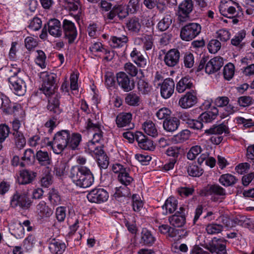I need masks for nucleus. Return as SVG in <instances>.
I'll return each instance as SVG.
<instances>
[{"mask_svg": "<svg viewBox=\"0 0 254 254\" xmlns=\"http://www.w3.org/2000/svg\"><path fill=\"white\" fill-rule=\"evenodd\" d=\"M10 133L9 127L5 124H0V150L2 148V143L8 137Z\"/></svg>", "mask_w": 254, "mask_h": 254, "instance_id": "45", "label": "nucleus"}, {"mask_svg": "<svg viewBox=\"0 0 254 254\" xmlns=\"http://www.w3.org/2000/svg\"><path fill=\"white\" fill-rule=\"evenodd\" d=\"M193 87L192 79L189 76L182 78L176 84V91L179 93L184 92L186 90Z\"/></svg>", "mask_w": 254, "mask_h": 254, "instance_id": "27", "label": "nucleus"}, {"mask_svg": "<svg viewBox=\"0 0 254 254\" xmlns=\"http://www.w3.org/2000/svg\"><path fill=\"white\" fill-rule=\"evenodd\" d=\"M49 199L51 203L54 205H58L60 204L61 198L58 192L53 190L49 193Z\"/></svg>", "mask_w": 254, "mask_h": 254, "instance_id": "59", "label": "nucleus"}, {"mask_svg": "<svg viewBox=\"0 0 254 254\" xmlns=\"http://www.w3.org/2000/svg\"><path fill=\"white\" fill-rule=\"evenodd\" d=\"M126 27L129 32L133 34L138 35L141 31L142 24L138 17H133L127 21Z\"/></svg>", "mask_w": 254, "mask_h": 254, "instance_id": "23", "label": "nucleus"}, {"mask_svg": "<svg viewBox=\"0 0 254 254\" xmlns=\"http://www.w3.org/2000/svg\"><path fill=\"white\" fill-rule=\"evenodd\" d=\"M204 247L212 254H227L225 241L222 239L214 238L204 244Z\"/></svg>", "mask_w": 254, "mask_h": 254, "instance_id": "9", "label": "nucleus"}, {"mask_svg": "<svg viewBox=\"0 0 254 254\" xmlns=\"http://www.w3.org/2000/svg\"><path fill=\"white\" fill-rule=\"evenodd\" d=\"M108 198V192L102 188L93 189L87 195V198L90 202L96 203L106 202Z\"/></svg>", "mask_w": 254, "mask_h": 254, "instance_id": "10", "label": "nucleus"}, {"mask_svg": "<svg viewBox=\"0 0 254 254\" xmlns=\"http://www.w3.org/2000/svg\"><path fill=\"white\" fill-rule=\"evenodd\" d=\"M116 80L121 89L125 92H129L135 87L133 79L130 77L125 72L120 71L116 74Z\"/></svg>", "mask_w": 254, "mask_h": 254, "instance_id": "8", "label": "nucleus"}, {"mask_svg": "<svg viewBox=\"0 0 254 254\" xmlns=\"http://www.w3.org/2000/svg\"><path fill=\"white\" fill-rule=\"evenodd\" d=\"M115 7L117 16L120 19H123L128 15L129 11L125 6L120 5L115 6Z\"/></svg>", "mask_w": 254, "mask_h": 254, "instance_id": "64", "label": "nucleus"}, {"mask_svg": "<svg viewBox=\"0 0 254 254\" xmlns=\"http://www.w3.org/2000/svg\"><path fill=\"white\" fill-rule=\"evenodd\" d=\"M10 203L14 208L27 209L31 206V201L26 193L16 191L11 196Z\"/></svg>", "mask_w": 254, "mask_h": 254, "instance_id": "4", "label": "nucleus"}, {"mask_svg": "<svg viewBox=\"0 0 254 254\" xmlns=\"http://www.w3.org/2000/svg\"><path fill=\"white\" fill-rule=\"evenodd\" d=\"M37 55L35 59V63L42 68H44L46 66L45 61L46 56L45 53L42 50H37L36 51Z\"/></svg>", "mask_w": 254, "mask_h": 254, "instance_id": "54", "label": "nucleus"}, {"mask_svg": "<svg viewBox=\"0 0 254 254\" xmlns=\"http://www.w3.org/2000/svg\"><path fill=\"white\" fill-rule=\"evenodd\" d=\"M136 140L139 146L142 149L153 151L155 149L153 141L148 139L141 132H136Z\"/></svg>", "mask_w": 254, "mask_h": 254, "instance_id": "18", "label": "nucleus"}, {"mask_svg": "<svg viewBox=\"0 0 254 254\" xmlns=\"http://www.w3.org/2000/svg\"><path fill=\"white\" fill-rule=\"evenodd\" d=\"M172 23V17L170 15H166L157 24V28L160 31L167 30Z\"/></svg>", "mask_w": 254, "mask_h": 254, "instance_id": "39", "label": "nucleus"}, {"mask_svg": "<svg viewBox=\"0 0 254 254\" xmlns=\"http://www.w3.org/2000/svg\"><path fill=\"white\" fill-rule=\"evenodd\" d=\"M69 177L72 182L80 188H88L94 182V177L92 172L85 166L76 165L72 167Z\"/></svg>", "mask_w": 254, "mask_h": 254, "instance_id": "1", "label": "nucleus"}, {"mask_svg": "<svg viewBox=\"0 0 254 254\" xmlns=\"http://www.w3.org/2000/svg\"><path fill=\"white\" fill-rule=\"evenodd\" d=\"M35 158L41 166H47L52 163L51 154L47 151L41 150L37 151Z\"/></svg>", "mask_w": 254, "mask_h": 254, "instance_id": "28", "label": "nucleus"}, {"mask_svg": "<svg viewBox=\"0 0 254 254\" xmlns=\"http://www.w3.org/2000/svg\"><path fill=\"white\" fill-rule=\"evenodd\" d=\"M156 240V237L150 231L146 228H143L142 229L140 243L142 246H152L155 243Z\"/></svg>", "mask_w": 254, "mask_h": 254, "instance_id": "21", "label": "nucleus"}, {"mask_svg": "<svg viewBox=\"0 0 254 254\" xmlns=\"http://www.w3.org/2000/svg\"><path fill=\"white\" fill-rule=\"evenodd\" d=\"M202 151L201 147L199 145H195L191 147L187 153L188 159L193 160Z\"/></svg>", "mask_w": 254, "mask_h": 254, "instance_id": "57", "label": "nucleus"}, {"mask_svg": "<svg viewBox=\"0 0 254 254\" xmlns=\"http://www.w3.org/2000/svg\"><path fill=\"white\" fill-rule=\"evenodd\" d=\"M197 98L195 92H188L179 101V105L183 109H188L197 103Z\"/></svg>", "mask_w": 254, "mask_h": 254, "instance_id": "15", "label": "nucleus"}, {"mask_svg": "<svg viewBox=\"0 0 254 254\" xmlns=\"http://www.w3.org/2000/svg\"><path fill=\"white\" fill-rule=\"evenodd\" d=\"M187 172L191 177H198L203 174V170L195 164H190L187 168Z\"/></svg>", "mask_w": 254, "mask_h": 254, "instance_id": "49", "label": "nucleus"}, {"mask_svg": "<svg viewBox=\"0 0 254 254\" xmlns=\"http://www.w3.org/2000/svg\"><path fill=\"white\" fill-rule=\"evenodd\" d=\"M48 25V30L51 35L54 37H60L62 35L61 23L59 20L52 19L49 21Z\"/></svg>", "mask_w": 254, "mask_h": 254, "instance_id": "22", "label": "nucleus"}, {"mask_svg": "<svg viewBox=\"0 0 254 254\" xmlns=\"http://www.w3.org/2000/svg\"><path fill=\"white\" fill-rule=\"evenodd\" d=\"M69 136V131L62 130L58 132L54 136L53 141L48 143L52 146L53 152L57 154H61L68 146V138Z\"/></svg>", "mask_w": 254, "mask_h": 254, "instance_id": "2", "label": "nucleus"}, {"mask_svg": "<svg viewBox=\"0 0 254 254\" xmlns=\"http://www.w3.org/2000/svg\"><path fill=\"white\" fill-rule=\"evenodd\" d=\"M23 112V111L20 105L14 103L13 105L11 104L6 113L8 114H13L14 116H16L19 114H22Z\"/></svg>", "mask_w": 254, "mask_h": 254, "instance_id": "62", "label": "nucleus"}, {"mask_svg": "<svg viewBox=\"0 0 254 254\" xmlns=\"http://www.w3.org/2000/svg\"><path fill=\"white\" fill-rule=\"evenodd\" d=\"M40 77L43 81L41 89L43 93L49 96L54 94L57 89V74L54 73L43 72L41 73Z\"/></svg>", "mask_w": 254, "mask_h": 254, "instance_id": "3", "label": "nucleus"}, {"mask_svg": "<svg viewBox=\"0 0 254 254\" xmlns=\"http://www.w3.org/2000/svg\"><path fill=\"white\" fill-rule=\"evenodd\" d=\"M220 12L224 16L231 18L235 17L237 15L236 13L237 11L236 8L234 6L229 5L227 7H221V9H220Z\"/></svg>", "mask_w": 254, "mask_h": 254, "instance_id": "51", "label": "nucleus"}, {"mask_svg": "<svg viewBox=\"0 0 254 254\" xmlns=\"http://www.w3.org/2000/svg\"><path fill=\"white\" fill-rule=\"evenodd\" d=\"M53 177L50 173L43 175L40 180V183L42 187H49L53 183Z\"/></svg>", "mask_w": 254, "mask_h": 254, "instance_id": "63", "label": "nucleus"}, {"mask_svg": "<svg viewBox=\"0 0 254 254\" xmlns=\"http://www.w3.org/2000/svg\"><path fill=\"white\" fill-rule=\"evenodd\" d=\"M223 59L220 57H216L206 64L205 66V72L208 74H212L217 72L223 65Z\"/></svg>", "mask_w": 254, "mask_h": 254, "instance_id": "17", "label": "nucleus"}, {"mask_svg": "<svg viewBox=\"0 0 254 254\" xmlns=\"http://www.w3.org/2000/svg\"><path fill=\"white\" fill-rule=\"evenodd\" d=\"M175 89V82L171 78L164 80L160 88L161 96L165 99L169 98L173 94Z\"/></svg>", "mask_w": 254, "mask_h": 254, "instance_id": "14", "label": "nucleus"}, {"mask_svg": "<svg viewBox=\"0 0 254 254\" xmlns=\"http://www.w3.org/2000/svg\"><path fill=\"white\" fill-rule=\"evenodd\" d=\"M19 72L20 68L14 72V75L9 77L8 80L10 83L9 86L14 93L18 96H22L26 92V86L24 80L17 76Z\"/></svg>", "mask_w": 254, "mask_h": 254, "instance_id": "6", "label": "nucleus"}, {"mask_svg": "<svg viewBox=\"0 0 254 254\" xmlns=\"http://www.w3.org/2000/svg\"><path fill=\"white\" fill-rule=\"evenodd\" d=\"M132 114L130 113H121L119 114L116 120V124L119 127H127V129L134 127V125L131 123Z\"/></svg>", "mask_w": 254, "mask_h": 254, "instance_id": "16", "label": "nucleus"}, {"mask_svg": "<svg viewBox=\"0 0 254 254\" xmlns=\"http://www.w3.org/2000/svg\"><path fill=\"white\" fill-rule=\"evenodd\" d=\"M190 131L184 129L174 136V140L178 142L181 143L189 139L190 135Z\"/></svg>", "mask_w": 254, "mask_h": 254, "instance_id": "55", "label": "nucleus"}, {"mask_svg": "<svg viewBox=\"0 0 254 254\" xmlns=\"http://www.w3.org/2000/svg\"><path fill=\"white\" fill-rule=\"evenodd\" d=\"M36 213L40 219L50 217L53 214L52 209L47 205L45 201H40L36 206Z\"/></svg>", "mask_w": 254, "mask_h": 254, "instance_id": "19", "label": "nucleus"}, {"mask_svg": "<svg viewBox=\"0 0 254 254\" xmlns=\"http://www.w3.org/2000/svg\"><path fill=\"white\" fill-rule=\"evenodd\" d=\"M128 41V37L125 35H122L120 37L113 36L110 40L111 46L115 48L123 47Z\"/></svg>", "mask_w": 254, "mask_h": 254, "instance_id": "40", "label": "nucleus"}, {"mask_svg": "<svg viewBox=\"0 0 254 254\" xmlns=\"http://www.w3.org/2000/svg\"><path fill=\"white\" fill-rule=\"evenodd\" d=\"M140 97L136 93L130 92L125 97V102L129 106H137L140 103Z\"/></svg>", "mask_w": 254, "mask_h": 254, "instance_id": "44", "label": "nucleus"}, {"mask_svg": "<svg viewBox=\"0 0 254 254\" xmlns=\"http://www.w3.org/2000/svg\"><path fill=\"white\" fill-rule=\"evenodd\" d=\"M223 229V227L222 225L212 223L206 226L205 230L208 234L215 235L222 232Z\"/></svg>", "mask_w": 254, "mask_h": 254, "instance_id": "47", "label": "nucleus"}, {"mask_svg": "<svg viewBox=\"0 0 254 254\" xmlns=\"http://www.w3.org/2000/svg\"><path fill=\"white\" fill-rule=\"evenodd\" d=\"M131 198V205L133 210L136 212H140L142 209L144 205L140 195L137 194H133L132 195Z\"/></svg>", "mask_w": 254, "mask_h": 254, "instance_id": "42", "label": "nucleus"}, {"mask_svg": "<svg viewBox=\"0 0 254 254\" xmlns=\"http://www.w3.org/2000/svg\"><path fill=\"white\" fill-rule=\"evenodd\" d=\"M211 194L224 196L226 195V191L224 189L218 185H211L206 188L205 195Z\"/></svg>", "mask_w": 254, "mask_h": 254, "instance_id": "37", "label": "nucleus"}, {"mask_svg": "<svg viewBox=\"0 0 254 254\" xmlns=\"http://www.w3.org/2000/svg\"><path fill=\"white\" fill-rule=\"evenodd\" d=\"M129 171V169L128 168L126 171L123 172L118 176L119 181L126 187L129 185L133 180L132 177L130 176Z\"/></svg>", "mask_w": 254, "mask_h": 254, "instance_id": "41", "label": "nucleus"}, {"mask_svg": "<svg viewBox=\"0 0 254 254\" xmlns=\"http://www.w3.org/2000/svg\"><path fill=\"white\" fill-rule=\"evenodd\" d=\"M138 91L142 95H149L152 90V86L146 80L140 79L137 82Z\"/></svg>", "mask_w": 254, "mask_h": 254, "instance_id": "38", "label": "nucleus"}, {"mask_svg": "<svg viewBox=\"0 0 254 254\" xmlns=\"http://www.w3.org/2000/svg\"><path fill=\"white\" fill-rule=\"evenodd\" d=\"M67 3V7L69 10L71 11H78V13L74 15V17L77 21L80 19V16L78 15L79 11V8L80 7V3L79 0H64Z\"/></svg>", "mask_w": 254, "mask_h": 254, "instance_id": "43", "label": "nucleus"}, {"mask_svg": "<svg viewBox=\"0 0 254 254\" xmlns=\"http://www.w3.org/2000/svg\"><path fill=\"white\" fill-rule=\"evenodd\" d=\"M193 7L192 0H184L179 5L178 15L181 21H184L189 17Z\"/></svg>", "mask_w": 254, "mask_h": 254, "instance_id": "13", "label": "nucleus"}, {"mask_svg": "<svg viewBox=\"0 0 254 254\" xmlns=\"http://www.w3.org/2000/svg\"><path fill=\"white\" fill-rule=\"evenodd\" d=\"M221 47V43L216 39L210 40L208 44V51L212 54L217 53L220 50Z\"/></svg>", "mask_w": 254, "mask_h": 254, "instance_id": "58", "label": "nucleus"}, {"mask_svg": "<svg viewBox=\"0 0 254 254\" xmlns=\"http://www.w3.org/2000/svg\"><path fill=\"white\" fill-rule=\"evenodd\" d=\"M86 128L88 131L94 132L101 129V126L96 120L88 119L87 122Z\"/></svg>", "mask_w": 254, "mask_h": 254, "instance_id": "60", "label": "nucleus"}, {"mask_svg": "<svg viewBox=\"0 0 254 254\" xmlns=\"http://www.w3.org/2000/svg\"><path fill=\"white\" fill-rule=\"evenodd\" d=\"M130 57L132 61L139 67L145 68L149 66V62L147 57L144 56L136 48H133L130 53Z\"/></svg>", "mask_w": 254, "mask_h": 254, "instance_id": "12", "label": "nucleus"}, {"mask_svg": "<svg viewBox=\"0 0 254 254\" xmlns=\"http://www.w3.org/2000/svg\"><path fill=\"white\" fill-rule=\"evenodd\" d=\"M124 68L125 73L129 75L131 77H135L138 73L137 67L130 62H128L124 64Z\"/></svg>", "mask_w": 254, "mask_h": 254, "instance_id": "53", "label": "nucleus"}, {"mask_svg": "<svg viewBox=\"0 0 254 254\" xmlns=\"http://www.w3.org/2000/svg\"><path fill=\"white\" fill-rule=\"evenodd\" d=\"M66 246L60 240L53 239L49 244V249L53 254H62L65 251Z\"/></svg>", "mask_w": 254, "mask_h": 254, "instance_id": "29", "label": "nucleus"}, {"mask_svg": "<svg viewBox=\"0 0 254 254\" xmlns=\"http://www.w3.org/2000/svg\"><path fill=\"white\" fill-rule=\"evenodd\" d=\"M37 173L31 171L24 170L20 173V183L22 185L30 184L33 182Z\"/></svg>", "mask_w": 254, "mask_h": 254, "instance_id": "32", "label": "nucleus"}, {"mask_svg": "<svg viewBox=\"0 0 254 254\" xmlns=\"http://www.w3.org/2000/svg\"><path fill=\"white\" fill-rule=\"evenodd\" d=\"M180 126V120L176 117H169L165 119L163 123L164 129L169 132L176 131Z\"/></svg>", "mask_w": 254, "mask_h": 254, "instance_id": "25", "label": "nucleus"}, {"mask_svg": "<svg viewBox=\"0 0 254 254\" xmlns=\"http://www.w3.org/2000/svg\"><path fill=\"white\" fill-rule=\"evenodd\" d=\"M204 133L208 135H221L224 133L225 135H229L230 130L228 127L225 124H221L218 125H213L209 129H205Z\"/></svg>", "mask_w": 254, "mask_h": 254, "instance_id": "24", "label": "nucleus"}, {"mask_svg": "<svg viewBox=\"0 0 254 254\" xmlns=\"http://www.w3.org/2000/svg\"><path fill=\"white\" fill-rule=\"evenodd\" d=\"M235 67L233 64L229 63L223 68V75L225 79H231L234 74Z\"/></svg>", "mask_w": 254, "mask_h": 254, "instance_id": "56", "label": "nucleus"}, {"mask_svg": "<svg viewBox=\"0 0 254 254\" xmlns=\"http://www.w3.org/2000/svg\"><path fill=\"white\" fill-rule=\"evenodd\" d=\"M130 194L129 189L127 187H119L115 189L114 196L116 198H119L121 197H128Z\"/></svg>", "mask_w": 254, "mask_h": 254, "instance_id": "48", "label": "nucleus"}, {"mask_svg": "<svg viewBox=\"0 0 254 254\" xmlns=\"http://www.w3.org/2000/svg\"><path fill=\"white\" fill-rule=\"evenodd\" d=\"M12 229V235H13L17 239H21L24 236V228L22 223L18 222L15 224L13 226Z\"/></svg>", "mask_w": 254, "mask_h": 254, "instance_id": "50", "label": "nucleus"}, {"mask_svg": "<svg viewBox=\"0 0 254 254\" xmlns=\"http://www.w3.org/2000/svg\"><path fill=\"white\" fill-rule=\"evenodd\" d=\"M35 158V155L34 151L31 149H26L24 153L23 156L21 158L22 162L19 163V165L22 167H24L27 165L32 164Z\"/></svg>", "mask_w": 254, "mask_h": 254, "instance_id": "34", "label": "nucleus"}, {"mask_svg": "<svg viewBox=\"0 0 254 254\" xmlns=\"http://www.w3.org/2000/svg\"><path fill=\"white\" fill-rule=\"evenodd\" d=\"M236 178L230 174H225L222 175L219 179V183L224 187H229L235 185L237 182Z\"/></svg>", "mask_w": 254, "mask_h": 254, "instance_id": "36", "label": "nucleus"}, {"mask_svg": "<svg viewBox=\"0 0 254 254\" xmlns=\"http://www.w3.org/2000/svg\"><path fill=\"white\" fill-rule=\"evenodd\" d=\"M177 206L178 200L174 197H169L162 206V209L165 210V211L163 212V214L167 215L168 213H173L176 210Z\"/></svg>", "mask_w": 254, "mask_h": 254, "instance_id": "30", "label": "nucleus"}, {"mask_svg": "<svg viewBox=\"0 0 254 254\" xmlns=\"http://www.w3.org/2000/svg\"><path fill=\"white\" fill-rule=\"evenodd\" d=\"M180 52L176 49L169 50L165 55L164 59L165 64L170 67L175 66L179 62Z\"/></svg>", "mask_w": 254, "mask_h": 254, "instance_id": "20", "label": "nucleus"}, {"mask_svg": "<svg viewBox=\"0 0 254 254\" xmlns=\"http://www.w3.org/2000/svg\"><path fill=\"white\" fill-rule=\"evenodd\" d=\"M218 114V110L213 107L211 111L202 113L199 117L198 119L204 123H210L216 119Z\"/></svg>", "mask_w": 254, "mask_h": 254, "instance_id": "31", "label": "nucleus"}, {"mask_svg": "<svg viewBox=\"0 0 254 254\" xmlns=\"http://www.w3.org/2000/svg\"><path fill=\"white\" fill-rule=\"evenodd\" d=\"M200 25L196 23H190L183 26L181 30L180 37L186 41H190L199 35L201 32Z\"/></svg>", "mask_w": 254, "mask_h": 254, "instance_id": "5", "label": "nucleus"}, {"mask_svg": "<svg viewBox=\"0 0 254 254\" xmlns=\"http://www.w3.org/2000/svg\"><path fill=\"white\" fill-rule=\"evenodd\" d=\"M41 20L37 17H35L30 21L28 28L32 31H36L39 30L41 28Z\"/></svg>", "mask_w": 254, "mask_h": 254, "instance_id": "61", "label": "nucleus"}, {"mask_svg": "<svg viewBox=\"0 0 254 254\" xmlns=\"http://www.w3.org/2000/svg\"><path fill=\"white\" fill-rule=\"evenodd\" d=\"M187 207L181 206L175 214L169 217L170 224L176 227H181L186 223V212Z\"/></svg>", "mask_w": 254, "mask_h": 254, "instance_id": "11", "label": "nucleus"}, {"mask_svg": "<svg viewBox=\"0 0 254 254\" xmlns=\"http://www.w3.org/2000/svg\"><path fill=\"white\" fill-rule=\"evenodd\" d=\"M62 27L64 38L67 41L69 44L73 43L77 36V30L74 23L65 19L63 21Z\"/></svg>", "mask_w": 254, "mask_h": 254, "instance_id": "7", "label": "nucleus"}, {"mask_svg": "<svg viewBox=\"0 0 254 254\" xmlns=\"http://www.w3.org/2000/svg\"><path fill=\"white\" fill-rule=\"evenodd\" d=\"M51 96L49 99L47 108L51 113L56 115H59L62 112V110L60 107V102L58 95L54 93V94Z\"/></svg>", "mask_w": 254, "mask_h": 254, "instance_id": "26", "label": "nucleus"}, {"mask_svg": "<svg viewBox=\"0 0 254 254\" xmlns=\"http://www.w3.org/2000/svg\"><path fill=\"white\" fill-rule=\"evenodd\" d=\"M68 140V146L67 147L72 150H75L77 149L81 141V135L79 133H72L71 134L69 133Z\"/></svg>", "mask_w": 254, "mask_h": 254, "instance_id": "35", "label": "nucleus"}, {"mask_svg": "<svg viewBox=\"0 0 254 254\" xmlns=\"http://www.w3.org/2000/svg\"><path fill=\"white\" fill-rule=\"evenodd\" d=\"M88 148L91 152H93L97 158L101 157L102 155H105L102 147L100 145H96L93 143H88Z\"/></svg>", "mask_w": 254, "mask_h": 254, "instance_id": "52", "label": "nucleus"}, {"mask_svg": "<svg viewBox=\"0 0 254 254\" xmlns=\"http://www.w3.org/2000/svg\"><path fill=\"white\" fill-rule=\"evenodd\" d=\"M142 128L147 135L155 137L158 132L155 124L150 120L146 121L142 125Z\"/></svg>", "mask_w": 254, "mask_h": 254, "instance_id": "33", "label": "nucleus"}, {"mask_svg": "<svg viewBox=\"0 0 254 254\" xmlns=\"http://www.w3.org/2000/svg\"><path fill=\"white\" fill-rule=\"evenodd\" d=\"M182 149L180 147L173 146L169 147L166 150V154L169 157H172L173 158L171 160H175L177 161L179 156L181 155L182 152Z\"/></svg>", "mask_w": 254, "mask_h": 254, "instance_id": "46", "label": "nucleus"}]
</instances>
